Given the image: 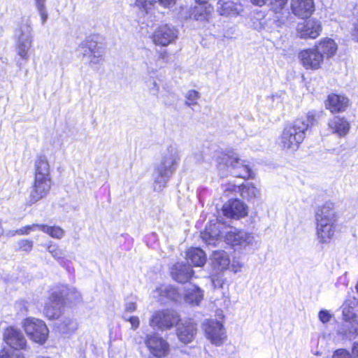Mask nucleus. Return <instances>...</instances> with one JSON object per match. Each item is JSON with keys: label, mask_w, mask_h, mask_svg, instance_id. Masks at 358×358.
Here are the masks:
<instances>
[{"label": "nucleus", "mask_w": 358, "mask_h": 358, "mask_svg": "<svg viewBox=\"0 0 358 358\" xmlns=\"http://www.w3.org/2000/svg\"><path fill=\"white\" fill-rule=\"evenodd\" d=\"M316 122L317 113L314 110L309 111L305 117L295 120L283 129L278 139L279 145L287 152L297 150L306 137V131Z\"/></svg>", "instance_id": "obj_1"}, {"label": "nucleus", "mask_w": 358, "mask_h": 358, "mask_svg": "<svg viewBox=\"0 0 358 358\" xmlns=\"http://www.w3.org/2000/svg\"><path fill=\"white\" fill-rule=\"evenodd\" d=\"M180 161V154L176 143H171L161 153L159 161L155 166L152 178L155 191L161 192L176 171Z\"/></svg>", "instance_id": "obj_2"}, {"label": "nucleus", "mask_w": 358, "mask_h": 358, "mask_svg": "<svg viewBox=\"0 0 358 358\" xmlns=\"http://www.w3.org/2000/svg\"><path fill=\"white\" fill-rule=\"evenodd\" d=\"M214 157L217 163L216 166L220 171L231 168L232 174L236 177L244 179L253 177V172L249 165L238 156H230L222 151L217 150L215 152Z\"/></svg>", "instance_id": "obj_3"}, {"label": "nucleus", "mask_w": 358, "mask_h": 358, "mask_svg": "<svg viewBox=\"0 0 358 358\" xmlns=\"http://www.w3.org/2000/svg\"><path fill=\"white\" fill-rule=\"evenodd\" d=\"M16 52L20 58L27 62L29 59V51L32 46L33 36L31 22L27 19L16 31Z\"/></svg>", "instance_id": "obj_4"}, {"label": "nucleus", "mask_w": 358, "mask_h": 358, "mask_svg": "<svg viewBox=\"0 0 358 358\" xmlns=\"http://www.w3.org/2000/svg\"><path fill=\"white\" fill-rule=\"evenodd\" d=\"M225 242L231 245L234 250L243 251L252 247L255 243L252 234L236 228L230 229L225 234Z\"/></svg>", "instance_id": "obj_5"}, {"label": "nucleus", "mask_w": 358, "mask_h": 358, "mask_svg": "<svg viewBox=\"0 0 358 358\" xmlns=\"http://www.w3.org/2000/svg\"><path fill=\"white\" fill-rule=\"evenodd\" d=\"M23 327L28 336L36 343H43L48 336L49 330L41 320L27 318L23 322Z\"/></svg>", "instance_id": "obj_6"}, {"label": "nucleus", "mask_w": 358, "mask_h": 358, "mask_svg": "<svg viewBox=\"0 0 358 358\" xmlns=\"http://www.w3.org/2000/svg\"><path fill=\"white\" fill-rule=\"evenodd\" d=\"M180 321V316L173 310H163L155 312L150 320V324L159 330H166L176 325Z\"/></svg>", "instance_id": "obj_7"}, {"label": "nucleus", "mask_w": 358, "mask_h": 358, "mask_svg": "<svg viewBox=\"0 0 358 358\" xmlns=\"http://www.w3.org/2000/svg\"><path fill=\"white\" fill-rule=\"evenodd\" d=\"M203 329L211 343L220 346L226 341V331L222 322L213 319L208 320L203 323Z\"/></svg>", "instance_id": "obj_8"}, {"label": "nucleus", "mask_w": 358, "mask_h": 358, "mask_svg": "<svg viewBox=\"0 0 358 358\" xmlns=\"http://www.w3.org/2000/svg\"><path fill=\"white\" fill-rule=\"evenodd\" d=\"M52 186L51 178H36L31 187L27 203L31 206L46 197Z\"/></svg>", "instance_id": "obj_9"}, {"label": "nucleus", "mask_w": 358, "mask_h": 358, "mask_svg": "<svg viewBox=\"0 0 358 358\" xmlns=\"http://www.w3.org/2000/svg\"><path fill=\"white\" fill-rule=\"evenodd\" d=\"M145 344L154 357H164L169 352V345L157 334L152 333L146 336Z\"/></svg>", "instance_id": "obj_10"}, {"label": "nucleus", "mask_w": 358, "mask_h": 358, "mask_svg": "<svg viewBox=\"0 0 358 358\" xmlns=\"http://www.w3.org/2000/svg\"><path fill=\"white\" fill-rule=\"evenodd\" d=\"M178 34V31L173 26L163 24L155 31L152 36L153 42L159 45L166 46L175 42Z\"/></svg>", "instance_id": "obj_11"}, {"label": "nucleus", "mask_w": 358, "mask_h": 358, "mask_svg": "<svg viewBox=\"0 0 358 358\" xmlns=\"http://www.w3.org/2000/svg\"><path fill=\"white\" fill-rule=\"evenodd\" d=\"M78 51L88 59L91 65L100 64L102 62L103 48L93 41H83L79 45Z\"/></svg>", "instance_id": "obj_12"}, {"label": "nucleus", "mask_w": 358, "mask_h": 358, "mask_svg": "<svg viewBox=\"0 0 358 358\" xmlns=\"http://www.w3.org/2000/svg\"><path fill=\"white\" fill-rule=\"evenodd\" d=\"M299 58L303 66L306 69L315 70L320 67L324 59V55L318 51L315 46L313 48L306 49L299 53Z\"/></svg>", "instance_id": "obj_13"}, {"label": "nucleus", "mask_w": 358, "mask_h": 358, "mask_svg": "<svg viewBox=\"0 0 358 358\" xmlns=\"http://www.w3.org/2000/svg\"><path fill=\"white\" fill-rule=\"evenodd\" d=\"M322 29L320 21L315 19L299 23L296 27L297 33L301 38L315 39L320 35Z\"/></svg>", "instance_id": "obj_14"}, {"label": "nucleus", "mask_w": 358, "mask_h": 358, "mask_svg": "<svg viewBox=\"0 0 358 358\" xmlns=\"http://www.w3.org/2000/svg\"><path fill=\"white\" fill-rule=\"evenodd\" d=\"M315 217L316 225L336 224L338 217L334 203L326 202L324 205L319 207L315 212Z\"/></svg>", "instance_id": "obj_15"}, {"label": "nucleus", "mask_w": 358, "mask_h": 358, "mask_svg": "<svg viewBox=\"0 0 358 358\" xmlns=\"http://www.w3.org/2000/svg\"><path fill=\"white\" fill-rule=\"evenodd\" d=\"M63 303L62 296L59 295L57 291L53 292L45 303L43 309L45 317L50 320L58 318L61 314Z\"/></svg>", "instance_id": "obj_16"}, {"label": "nucleus", "mask_w": 358, "mask_h": 358, "mask_svg": "<svg viewBox=\"0 0 358 358\" xmlns=\"http://www.w3.org/2000/svg\"><path fill=\"white\" fill-rule=\"evenodd\" d=\"M4 340L13 348L12 350L24 349L27 345V341L23 334L19 329L12 327L6 329Z\"/></svg>", "instance_id": "obj_17"}, {"label": "nucleus", "mask_w": 358, "mask_h": 358, "mask_svg": "<svg viewBox=\"0 0 358 358\" xmlns=\"http://www.w3.org/2000/svg\"><path fill=\"white\" fill-rule=\"evenodd\" d=\"M222 211L226 217L240 218L247 215L245 203L239 199L230 200L223 206Z\"/></svg>", "instance_id": "obj_18"}, {"label": "nucleus", "mask_w": 358, "mask_h": 358, "mask_svg": "<svg viewBox=\"0 0 358 358\" xmlns=\"http://www.w3.org/2000/svg\"><path fill=\"white\" fill-rule=\"evenodd\" d=\"M292 13L299 17H309L315 10L313 0H292Z\"/></svg>", "instance_id": "obj_19"}, {"label": "nucleus", "mask_w": 358, "mask_h": 358, "mask_svg": "<svg viewBox=\"0 0 358 358\" xmlns=\"http://www.w3.org/2000/svg\"><path fill=\"white\" fill-rule=\"evenodd\" d=\"M217 11L222 16L234 17L238 16L243 11V6L231 0L226 1L220 0L217 2Z\"/></svg>", "instance_id": "obj_20"}, {"label": "nucleus", "mask_w": 358, "mask_h": 358, "mask_svg": "<svg viewBox=\"0 0 358 358\" xmlns=\"http://www.w3.org/2000/svg\"><path fill=\"white\" fill-rule=\"evenodd\" d=\"M348 99L336 94H329L325 101L326 108L331 113H339L346 110Z\"/></svg>", "instance_id": "obj_21"}, {"label": "nucleus", "mask_w": 358, "mask_h": 358, "mask_svg": "<svg viewBox=\"0 0 358 358\" xmlns=\"http://www.w3.org/2000/svg\"><path fill=\"white\" fill-rule=\"evenodd\" d=\"M171 273L176 281L184 283L192 278L193 270L190 265L177 263L171 268Z\"/></svg>", "instance_id": "obj_22"}, {"label": "nucleus", "mask_w": 358, "mask_h": 358, "mask_svg": "<svg viewBox=\"0 0 358 358\" xmlns=\"http://www.w3.org/2000/svg\"><path fill=\"white\" fill-rule=\"evenodd\" d=\"M34 178H51L50 164L45 155H40L36 157L34 163Z\"/></svg>", "instance_id": "obj_23"}, {"label": "nucleus", "mask_w": 358, "mask_h": 358, "mask_svg": "<svg viewBox=\"0 0 358 358\" xmlns=\"http://www.w3.org/2000/svg\"><path fill=\"white\" fill-rule=\"evenodd\" d=\"M212 265L216 271H222L229 268L230 259L224 250H215L211 255Z\"/></svg>", "instance_id": "obj_24"}, {"label": "nucleus", "mask_w": 358, "mask_h": 358, "mask_svg": "<svg viewBox=\"0 0 358 358\" xmlns=\"http://www.w3.org/2000/svg\"><path fill=\"white\" fill-rule=\"evenodd\" d=\"M192 13V17L200 22L210 21L214 8L209 3H197Z\"/></svg>", "instance_id": "obj_25"}, {"label": "nucleus", "mask_w": 358, "mask_h": 358, "mask_svg": "<svg viewBox=\"0 0 358 358\" xmlns=\"http://www.w3.org/2000/svg\"><path fill=\"white\" fill-rule=\"evenodd\" d=\"M196 332V324L189 321L178 328L177 336L181 342L189 343L194 339Z\"/></svg>", "instance_id": "obj_26"}, {"label": "nucleus", "mask_w": 358, "mask_h": 358, "mask_svg": "<svg viewBox=\"0 0 358 358\" xmlns=\"http://www.w3.org/2000/svg\"><path fill=\"white\" fill-rule=\"evenodd\" d=\"M328 126L332 133L336 134L340 136H345L350 129L349 122L339 116H335L328 122Z\"/></svg>", "instance_id": "obj_27"}, {"label": "nucleus", "mask_w": 358, "mask_h": 358, "mask_svg": "<svg viewBox=\"0 0 358 358\" xmlns=\"http://www.w3.org/2000/svg\"><path fill=\"white\" fill-rule=\"evenodd\" d=\"M203 291L195 285L189 284L185 287L184 299L185 302L198 305L203 299Z\"/></svg>", "instance_id": "obj_28"}, {"label": "nucleus", "mask_w": 358, "mask_h": 358, "mask_svg": "<svg viewBox=\"0 0 358 358\" xmlns=\"http://www.w3.org/2000/svg\"><path fill=\"white\" fill-rule=\"evenodd\" d=\"M153 296L158 298L159 301H163L164 299L177 301L180 298L178 291L172 285H163L157 288L153 292Z\"/></svg>", "instance_id": "obj_29"}, {"label": "nucleus", "mask_w": 358, "mask_h": 358, "mask_svg": "<svg viewBox=\"0 0 358 358\" xmlns=\"http://www.w3.org/2000/svg\"><path fill=\"white\" fill-rule=\"evenodd\" d=\"M201 237L206 245L216 246L221 242L222 234L218 227L214 224L201 232Z\"/></svg>", "instance_id": "obj_30"}, {"label": "nucleus", "mask_w": 358, "mask_h": 358, "mask_svg": "<svg viewBox=\"0 0 358 358\" xmlns=\"http://www.w3.org/2000/svg\"><path fill=\"white\" fill-rule=\"evenodd\" d=\"M187 260L194 266H203L206 262L204 252L199 248H193L187 252Z\"/></svg>", "instance_id": "obj_31"}, {"label": "nucleus", "mask_w": 358, "mask_h": 358, "mask_svg": "<svg viewBox=\"0 0 358 358\" xmlns=\"http://www.w3.org/2000/svg\"><path fill=\"white\" fill-rule=\"evenodd\" d=\"M336 224H323L316 225V232L318 239L322 243H327L334 235Z\"/></svg>", "instance_id": "obj_32"}, {"label": "nucleus", "mask_w": 358, "mask_h": 358, "mask_svg": "<svg viewBox=\"0 0 358 358\" xmlns=\"http://www.w3.org/2000/svg\"><path fill=\"white\" fill-rule=\"evenodd\" d=\"M315 47L318 51H320L322 55H324V58L331 57L337 50V45L334 41L328 38L321 40Z\"/></svg>", "instance_id": "obj_33"}, {"label": "nucleus", "mask_w": 358, "mask_h": 358, "mask_svg": "<svg viewBox=\"0 0 358 358\" xmlns=\"http://www.w3.org/2000/svg\"><path fill=\"white\" fill-rule=\"evenodd\" d=\"M147 65V71L148 74L150 76V78H149L146 81V85L150 90V92L156 95L159 92V86L156 82V80L152 78V75H155L156 72L157 71V69L161 68L160 66L157 65V68H154L153 64L151 61H149L146 63Z\"/></svg>", "instance_id": "obj_34"}, {"label": "nucleus", "mask_w": 358, "mask_h": 358, "mask_svg": "<svg viewBox=\"0 0 358 358\" xmlns=\"http://www.w3.org/2000/svg\"><path fill=\"white\" fill-rule=\"evenodd\" d=\"M234 188L238 189L242 197L247 199H252L260 196V191L252 183L248 182L241 187L234 186Z\"/></svg>", "instance_id": "obj_35"}, {"label": "nucleus", "mask_w": 358, "mask_h": 358, "mask_svg": "<svg viewBox=\"0 0 358 358\" xmlns=\"http://www.w3.org/2000/svg\"><path fill=\"white\" fill-rule=\"evenodd\" d=\"M57 292L62 296L63 301L64 299L72 301H78L81 299L80 293L73 287L69 288L66 286H62Z\"/></svg>", "instance_id": "obj_36"}, {"label": "nucleus", "mask_w": 358, "mask_h": 358, "mask_svg": "<svg viewBox=\"0 0 358 358\" xmlns=\"http://www.w3.org/2000/svg\"><path fill=\"white\" fill-rule=\"evenodd\" d=\"M39 231H42L51 237L55 238H62L64 236V231L62 229L59 227H49L45 224H41L39 227Z\"/></svg>", "instance_id": "obj_37"}, {"label": "nucleus", "mask_w": 358, "mask_h": 358, "mask_svg": "<svg viewBox=\"0 0 358 358\" xmlns=\"http://www.w3.org/2000/svg\"><path fill=\"white\" fill-rule=\"evenodd\" d=\"M58 328L63 334H69L76 330L78 328V324L76 320L67 317L62 320Z\"/></svg>", "instance_id": "obj_38"}, {"label": "nucleus", "mask_w": 358, "mask_h": 358, "mask_svg": "<svg viewBox=\"0 0 358 358\" xmlns=\"http://www.w3.org/2000/svg\"><path fill=\"white\" fill-rule=\"evenodd\" d=\"M343 319L347 322H353L356 317L353 307L348 305L347 302L343 306Z\"/></svg>", "instance_id": "obj_39"}, {"label": "nucleus", "mask_w": 358, "mask_h": 358, "mask_svg": "<svg viewBox=\"0 0 358 358\" xmlns=\"http://www.w3.org/2000/svg\"><path fill=\"white\" fill-rule=\"evenodd\" d=\"M185 97V104L188 106H192L197 103V100L200 97V95L197 91L191 90L187 92Z\"/></svg>", "instance_id": "obj_40"}, {"label": "nucleus", "mask_w": 358, "mask_h": 358, "mask_svg": "<svg viewBox=\"0 0 358 358\" xmlns=\"http://www.w3.org/2000/svg\"><path fill=\"white\" fill-rule=\"evenodd\" d=\"M47 250L55 259L59 260L64 258V252L57 245L50 244L48 246Z\"/></svg>", "instance_id": "obj_41"}, {"label": "nucleus", "mask_w": 358, "mask_h": 358, "mask_svg": "<svg viewBox=\"0 0 358 358\" xmlns=\"http://www.w3.org/2000/svg\"><path fill=\"white\" fill-rule=\"evenodd\" d=\"M0 358H24L23 354L15 350L3 349L0 352Z\"/></svg>", "instance_id": "obj_42"}, {"label": "nucleus", "mask_w": 358, "mask_h": 358, "mask_svg": "<svg viewBox=\"0 0 358 358\" xmlns=\"http://www.w3.org/2000/svg\"><path fill=\"white\" fill-rule=\"evenodd\" d=\"M41 224H34L31 225H27L22 227L16 231V233L19 235H28L31 231H39V227Z\"/></svg>", "instance_id": "obj_43"}, {"label": "nucleus", "mask_w": 358, "mask_h": 358, "mask_svg": "<svg viewBox=\"0 0 358 358\" xmlns=\"http://www.w3.org/2000/svg\"><path fill=\"white\" fill-rule=\"evenodd\" d=\"M19 250L25 252H30L33 248V241L29 239H21L17 242Z\"/></svg>", "instance_id": "obj_44"}, {"label": "nucleus", "mask_w": 358, "mask_h": 358, "mask_svg": "<svg viewBox=\"0 0 358 358\" xmlns=\"http://www.w3.org/2000/svg\"><path fill=\"white\" fill-rule=\"evenodd\" d=\"M288 0H269L271 8L275 12H280L287 4Z\"/></svg>", "instance_id": "obj_45"}, {"label": "nucleus", "mask_w": 358, "mask_h": 358, "mask_svg": "<svg viewBox=\"0 0 358 358\" xmlns=\"http://www.w3.org/2000/svg\"><path fill=\"white\" fill-rule=\"evenodd\" d=\"M266 19L265 18L258 19L257 17H254L252 19V27L257 31H261L266 29Z\"/></svg>", "instance_id": "obj_46"}, {"label": "nucleus", "mask_w": 358, "mask_h": 358, "mask_svg": "<svg viewBox=\"0 0 358 358\" xmlns=\"http://www.w3.org/2000/svg\"><path fill=\"white\" fill-rule=\"evenodd\" d=\"M155 0H136V5L139 8L147 10L149 7L155 3Z\"/></svg>", "instance_id": "obj_47"}, {"label": "nucleus", "mask_w": 358, "mask_h": 358, "mask_svg": "<svg viewBox=\"0 0 358 358\" xmlns=\"http://www.w3.org/2000/svg\"><path fill=\"white\" fill-rule=\"evenodd\" d=\"M332 358H352L351 355L345 349L337 350Z\"/></svg>", "instance_id": "obj_48"}, {"label": "nucleus", "mask_w": 358, "mask_h": 358, "mask_svg": "<svg viewBox=\"0 0 358 358\" xmlns=\"http://www.w3.org/2000/svg\"><path fill=\"white\" fill-rule=\"evenodd\" d=\"M16 308L22 313L24 314L28 311V302L24 300L19 301L15 304Z\"/></svg>", "instance_id": "obj_49"}, {"label": "nucleus", "mask_w": 358, "mask_h": 358, "mask_svg": "<svg viewBox=\"0 0 358 358\" xmlns=\"http://www.w3.org/2000/svg\"><path fill=\"white\" fill-rule=\"evenodd\" d=\"M320 320L322 323L328 322L331 318V315L327 310H320L318 314Z\"/></svg>", "instance_id": "obj_50"}, {"label": "nucleus", "mask_w": 358, "mask_h": 358, "mask_svg": "<svg viewBox=\"0 0 358 358\" xmlns=\"http://www.w3.org/2000/svg\"><path fill=\"white\" fill-rule=\"evenodd\" d=\"M243 266V264L240 261L234 260L231 264V269L234 273H238L241 271V268Z\"/></svg>", "instance_id": "obj_51"}, {"label": "nucleus", "mask_w": 358, "mask_h": 358, "mask_svg": "<svg viewBox=\"0 0 358 358\" xmlns=\"http://www.w3.org/2000/svg\"><path fill=\"white\" fill-rule=\"evenodd\" d=\"M124 318L125 320H127L131 323V328L133 329H136L138 327L140 322L138 317L132 316L130 317L129 319H127L126 317Z\"/></svg>", "instance_id": "obj_52"}, {"label": "nucleus", "mask_w": 358, "mask_h": 358, "mask_svg": "<svg viewBox=\"0 0 358 358\" xmlns=\"http://www.w3.org/2000/svg\"><path fill=\"white\" fill-rule=\"evenodd\" d=\"M41 17V22L43 24H44L45 22H46V20L48 19V13L45 10V8H40V9H37Z\"/></svg>", "instance_id": "obj_53"}, {"label": "nucleus", "mask_w": 358, "mask_h": 358, "mask_svg": "<svg viewBox=\"0 0 358 358\" xmlns=\"http://www.w3.org/2000/svg\"><path fill=\"white\" fill-rule=\"evenodd\" d=\"M155 1H158L164 7H170L174 5L176 0H155Z\"/></svg>", "instance_id": "obj_54"}, {"label": "nucleus", "mask_w": 358, "mask_h": 358, "mask_svg": "<svg viewBox=\"0 0 358 358\" xmlns=\"http://www.w3.org/2000/svg\"><path fill=\"white\" fill-rule=\"evenodd\" d=\"M136 309V306L134 302L129 301L125 304V310L127 312H134Z\"/></svg>", "instance_id": "obj_55"}, {"label": "nucleus", "mask_w": 358, "mask_h": 358, "mask_svg": "<svg viewBox=\"0 0 358 358\" xmlns=\"http://www.w3.org/2000/svg\"><path fill=\"white\" fill-rule=\"evenodd\" d=\"M352 358H358V342L354 343L352 348Z\"/></svg>", "instance_id": "obj_56"}, {"label": "nucleus", "mask_w": 358, "mask_h": 358, "mask_svg": "<svg viewBox=\"0 0 358 358\" xmlns=\"http://www.w3.org/2000/svg\"><path fill=\"white\" fill-rule=\"evenodd\" d=\"M213 284L214 285V287L216 288V287H219V288H222V285L224 284V280L222 279H220V278H214L213 280Z\"/></svg>", "instance_id": "obj_57"}, {"label": "nucleus", "mask_w": 358, "mask_h": 358, "mask_svg": "<svg viewBox=\"0 0 358 358\" xmlns=\"http://www.w3.org/2000/svg\"><path fill=\"white\" fill-rule=\"evenodd\" d=\"M352 36L358 42V19L354 24V28L352 30Z\"/></svg>", "instance_id": "obj_58"}, {"label": "nucleus", "mask_w": 358, "mask_h": 358, "mask_svg": "<svg viewBox=\"0 0 358 358\" xmlns=\"http://www.w3.org/2000/svg\"><path fill=\"white\" fill-rule=\"evenodd\" d=\"M252 3L256 6H262L269 3V0H251Z\"/></svg>", "instance_id": "obj_59"}, {"label": "nucleus", "mask_w": 358, "mask_h": 358, "mask_svg": "<svg viewBox=\"0 0 358 358\" xmlns=\"http://www.w3.org/2000/svg\"><path fill=\"white\" fill-rule=\"evenodd\" d=\"M46 0H35L37 9L44 8Z\"/></svg>", "instance_id": "obj_60"}, {"label": "nucleus", "mask_w": 358, "mask_h": 358, "mask_svg": "<svg viewBox=\"0 0 358 358\" xmlns=\"http://www.w3.org/2000/svg\"><path fill=\"white\" fill-rule=\"evenodd\" d=\"M167 57V53L166 52H161L158 57V59H165Z\"/></svg>", "instance_id": "obj_61"}, {"label": "nucleus", "mask_w": 358, "mask_h": 358, "mask_svg": "<svg viewBox=\"0 0 358 358\" xmlns=\"http://www.w3.org/2000/svg\"><path fill=\"white\" fill-rule=\"evenodd\" d=\"M194 1L196 3H208L209 0H194Z\"/></svg>", "instance_id": "obj_62"}, {"label": "nucleus", "mask_w": 358, "mask_h": 358, "mask_svg": "<svg viewBox=\"0 0 358 358\" xmlns=\"http://www.w3.org/2000/svg\"><path fill=\"white\" fill-rule=\"evenodd\" d=\"M234 185H232V186H231V188L228 187V189H229V190H231V189H232L233 191H236V189H234Z\"/></svg>", "instance_id": "obj_63"}, {"label": "nucleus", "mask_w": 358, "mask_h": 358, "mask_svg": "<svg viewBox=\"0 0 358 358\" xmlns=\"http://www.w3.org/2000/svg\"><path fill=\"white\" fill-rule=\"evenodd\" d=\"M234 185H232V186H231V188L228 187V189H229V190H231V189H232L233 191H236V189H234Z\"/></svg>", "instance_id": "obj_64"}]
</instances>
